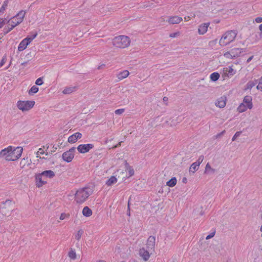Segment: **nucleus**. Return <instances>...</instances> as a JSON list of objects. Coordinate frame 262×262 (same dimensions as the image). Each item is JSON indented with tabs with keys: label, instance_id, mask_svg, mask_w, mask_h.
Wrapping results in <instances>:
<instances>
[{
	"label": "nucleus",
	"instance_id": "obj_1",
	"mask_svg": "<svg viewBox=\"0 0 262 262\" xmlns=\"http://www.w3.org/2000/svg\"><path fill=\"white\" fill-rule=\"evenodd\" d=\"M23 148L21 146L9 145L0 151V158L6 161H16L21 156Z\"/></svg>",
	"mask_w": 262,
	"mask_h": 262
},
{
	"label": "nucleus",
	"instance_id": "obj_2",
	"mask_svg": "<svg viewBox=\"0 0 262 262\" xmlns=\"http://www.w3.org/2000/svg\"><path fill=\"white\" fill-rule=\"evenodd\" d=\"M26 13L25 11L20 10L15 16L12 17L8 21V25L4 29V34H7L15 27L21 24L24 20Z\"/></svg>",
	"mask_w": 262,
	"mask_h": 262
},
{
	"label": "nucleus",
	"instance_id": "obj_3",
	"mask_svg": "<svg viewBox=\"0 0 262 262\" xmlns=\"http://www.w3.org/2000/svg\"><path fill=\"white\" fill-rule=\"evenodd\" d=\"M92 194L91 189L88 187L81 188L77 189L74 194V201L76 204H82Z\"/></svg>",
	"mask_w": 262,
	"mask_h": 262
},
{
	"label": "nucleus",
	"instance_id": "obj_4",
	"mask_svg": "<svg viewBox=\"0 0 262 262\" xmlns=\"http://www.w3.org/2000/svg\"><path fill=\"white\" fill-rule=\"evenodd\" d=\"M237 31L235 30L227 31L225 32L219 40V45L221 47H225L233 42L237 36Z\"/></svg>",
	"mask_w": 262,
	"mask_h": 262
},
{
	"label": "nucleus",
	"instance_id": "obj_5",
	"mask_svg": "<svg viewBox=\"0 0 262 262\" xmlns=\"http://www.w3.org/2000/svg\"><path fill=\"white\" fill-rule=\"evenodd\" d=\"M130 40L127 36L120 35L115 37L113 40L114 46L119 48H125L128 47Z\"/></svg>",
	"mask_w": 262,
	"mask_h": 262
},
{
	"label": "nucleus",
	"instance_id": "obj_6",
	"mask_svg": "<svg viewBox=\"0 0 262 262\" xmlns=\"http://www.w3.org/2000/svg\"><path fill=\"white\" fill-rule=\"evenodd\" d=\"M35 101L33 100H20L16 102V107L18 110L22 112H26L31 110L35 105Z\"/></svg>",
	"mask_w": 262,
	"mask_h": 262
},
{
	"label": "nucleus",
	"instance_id": "obj_7",
	"mask_svg": "<svg viewBox=\"0 0 262 262\" xmlns=\"http://www.w3.org/2000/svg\"><path fill=\"white\" fill-rule=\"evenodd\" d=\"M244 51V49L234 48L225 52L223 56L225 58L228 59H235L240 57Z\"/></svg>",
	"mask_w": 262,
	"mask_h": 262
},
{
	"label": "nucleus",
	"instance_id": "obj_8",
	"mask_svg": "<svg viewBox=\"0 0 262 262\" xmlns=\"http://www.w3.org/2000/svg\"><path fill=\"white\" fill-rule=\"evenodd\" d=\"M236 73V70L233 68V66L226 67L222 69L221 73L222 76L224 80L231 77L234 75Z\"/></svg>",
	"mask_w": 262,
	"mask_h": 262
},
{
	"label": "nucleus",
	"instance_id": "obj_9",
	"mask_svg": "<svg viewBox=\"0 0 262 262\" xmlns=\"http://www.w3.org/2000/svg\"><path fill=\"white\" fill-rule=\"evenodd\" d=\"M37 33H35L31 37H27L23 39L19 43L18 47V50L19 51H23L25 50L28 45H29L31 41L37 36Z\"/></svg>",
	"mask_w": 262,
	"mask_h": 262
},
{
	"label": "nucleus",
	"instance_id": "obj_10",
	"mask_svg": "<svg viewBox=\"0 0 262 262\" xmlns=\"http://www.w3.org/2000/svg\"><path fill=\"white\" fill-rule=\"evenodd\" d=\"M75 149V147H72L64 152L62 155L63 160L67 163L71 162L74 158Z\"/></svg>",
	"mask_w": 262,
	"mask_h": 262
},
{
	"label": "nucleus",
	"instance_id": "obj_11",
	"mask_svg": "<svg viewBox=\"0 0 262 262\" xmlns=\"http://www.w3.org/2000/svg\"><path fill=\"white\" fill-rule=\"evenodd\" d=\"M94 147V145L91 143L80 144L77 147L78 151L80 154H85L88 152L91 149Z\"/></svg>",
	"mask_w": 262,
	"mask_h": 262
},
{
	"label": "nucleus",
	"instance_id": "obj_12",
	"mask_svg": "<svg viewBox=\"0 0 262 262\" xmlns=\"http://www.w3.org/2000/svg\"><path fill=\"white\" fill-rule=\"evenodd\" d=\"M149 251H150L147 250L145 248H142L139 249V255L144 261H147L150 256Z\"/></svg>",
	"mask_w": 262,
	"mask_h": 262
},
{
	"label": "nucleus",
	"instance_id": "obj_13",
	"mask_svg": "<svg viewBox=\"0 0 262 262\" xmlns=\"http://www.w3.org/2000/svg\"><path fill=\"white\" fill-rule=\"evenodd\" d=\"M156 238L154 236H150L146 242V247L148 250L154 251L155 246Z\"/></svg>",
	"mask_w": 262,
	"mask_h": 262
},
{
	"label": "nucleus",
	"instance_id": "obj_14",
	"mask_svg": "<svg viewBox=\"0 0 262 262\" xmlns=\"http://www.w3.org/2000/svg\"><path fill=\"white\" fill-rule=\"evenodd\" d=\"M81 137L82 134L80 133L77 132L69 136L68 139V141L70 143H74L76 142L78 139L81 138Z\"/></svg>",
	"mask_w": 262,
	"mask_h": 262
},
{
	"label": "nucleus",
	"instance_id": "obj_15",
	"mask_svg": "<svg viewBox=\"0 0 262 262\" xmlns=\"http://www.w3.org/2000/svg\"><path fill=\"white\" fill-rule=\"evenodd\" d=\"M209 25V23H204L199 25L198 29V33L200 35H204V34H205L208 30V28Z\"/></svg>",
	"mask_w": 262,
	"mask_h": 262
},
{
	"label": "nucleus",
	"instance_id": "obj_16",
	"mask_svg": "<svg viewBox=\"0 0 262 262\" xmlns=\"http://www.w3.org/2000/svg\"><path fill=\"white\" fill-rule=\"evenodd\" d=\"M42 177H43L42 175H41V173L36 176L35 183L36 187L38 188L41 187L47 183V181L43 180L42 179Z\"/></svg>",
	"mask_w": 262,
	"mask_h": 262
},
{
	"label": "nucleus",
	"instance_id": "obj_17",
	"mask_svg": "<svg viewBox=\"0 0 262 262\" xmlns=\"http://www.w3.org/2000/svg\"><path fill=\"white\" fill-rule=\"evenodd\" d=\"M31 163V160L28 158H23L19 163L20 168L22 169L26 168L27 167L30 165Z\"/></svg>",
	"mask_w": 262,
	"mask_h": 262
},
{
	"label": "nucleus",
	"instance_id": "obj_18",
	"mask_svg": "<svg viewBox=\"0 0 262 262\" xmlns=\"http://www.w3.org/2000/svg\"><path fill=\"white\" fill-rule=\"evenodd\" d=\"M183 20L182 17L178 16H172L169 17L167 20L170 24H178Z\"/></svg>",
	"mask_w": 262,
	"mask_h": 262
},
{
	"label": "nucleus",
	"instance_id": "obj_19",
	"mask_svg": "<svg viewBox=\"0 0 262 262\" xmlns=\"http://www.w3.org/2000/svg\"><path fill=\"white\" fill-rule=\"evenodd\" d=\"M227 98L225 96H223L217 100L215 102V105L220 108H224L226 104Z\"/></svg>",
	"mask_w": 262,
	"mask_h": 262
},
{
	"label": "nucleus",
	"instance_id": "obj_20",
	"mask_svg": "<svg viewBox=\"0 0 262 262\" xmlns=\"http://www.w3.org/2000/svg\"><path fill=\"white\" fill-rule=\"evenodd\" d=\"M68 256L70 260H75L77 258L76 250L74 248H71L68 253Z\"/></svg>",
	"mask_w": 262,
	"mask_h": 262
},
{
	"label": "nucleus",
	"instance_id": "obj_21",
	"mask_svg": "<svg viewBox=\"0 0 262 262\" xmlns=\"http://www.w3.org/2000/svg\"><path fill=\"white\" fill-rule=\"evenodd\" d=\"M125 167L126 169V170L128 173V177H130L134 175L135 174V170L132 166H130L128 163L126 161H124Z\"/></svg>",
	"mask_w": 262,
	"mask_h": 262
},
{
	"label": "nucleus",
	"instance_id": "obj_22",
	"mask_svg": "<svg viewBox=\"0 0 262 262\" xmlns=\"http://www.w3.org/2000/svg\"><path fill=\"white\" fill-rule=\"evenodd\" d=\"M247 105V107H249V109H251L253 106L252 103V98L250 96H246L244 97L243 102Z\"/></svg>",
	"mask_w": 262,
	"mask_h": 262
},
{
	"label": "nucleus",
	"instance_id": "obj_23",
	"mask_svg": "<svg viewBox=\"0 0 262 262\" xmlns=\"http://www.w3.org/2000/svg\"><path fill=\"white\" fill-rule=\"evenodd\" d=\"M41 175H42L43 177L52 179L55 177V174L53 171L49 170L42 171L41 172Z\"/></svg>",
	"mask_w": 262,
	"mask_h": 262
},
{
	"label": "nucleus",
	"instance_id": "obj_24",
	"mask_svg": "<svg viewBox=\"0 0 262 262\" xmlns=\"http://www.w3.org/2000/svg\"><path fill=\"white\" fill-rule=\"evenodd\" d=\"M82 213L84 216L88 217L92 215L93 211L89 207L85 206L82 210Z\"/></svg>",
	"mask_w": 262,
	"mask_h": 262
},
{
	"label": "nucleus",
	"instance_id": "obj_25",
	"mask_svg": "<svg viewBox=\"0 0 262 262\" xmlns=\"http://www.w3.org/2000/svg\"><path fill=\"white\" fill-rule=\"evenodd\" d=\"M129 72L127 70H124L117 74V78L119 80H121L126 78L129 75Z\"/></svg>",
	"mask_w": 262,
	"mask_h": 262
},
{
	"label": "nucleus",
	"instance_id": "obj_26",
	"mask_svg": "<svg viewBox=\"0 0 262 262\" xmlns=\"http://www.w3.org/2000/svg\"><path fill=\"white\" fill-rule=\"evenodd\" d=\"M117 179L116 177L111 176L105 182V184L107 186H111L117 182Z\"/></svg>",
	"mask_w": 262,
	"mask_h": 262
},
{
	"label": "nucleus",
	"instance_id": "obj_27",
	"mask_svg": "<svg viewBox=\"0 0 262 262\" xmlns=\"http://www.w3.org/2000/svg\"><path fill=\"white\" fill-rule=\"evenodd\" d=\"M45 155L46 156H48V153L47 152H45L43 148H40L38 149V151L36 152V157L39 158L40 159H45V157H41V156Z\"/></svg>",
	"mask_w": 262,
	"mask_h": 262
},
{
	"label": "nucleus",
	"instance_id": "obj_28",
	"mask_svg": "<svg viewBox=\"0 0 262 262\" xmlns=\"http://www.w3.org/2000/svg\"><path fill=\"white\" fill-rule=\"evenodd\" d=\"M199 166V163H193L189 168V172L194 173L198 169Z\"/></svg>",
	"mask_w": 262,
	"mask_h": 262
},
{
	"label": "nucleus",
	"instance_id": "obj_29",
	"mask_svg": "<svg viewBox=\"0 0 262 262\" xmlns=\"http://www.w3.org/2000/svg\"><path fill=\"white\" fill-rule=\"evenodd\" d=\"M177 183V180L176 177L172 178L166 182V185L170 187H174Z\"/></svg>",
	"mask_w": 262,
	"mask_h": 262
},
{
	"label": "nucleus",
	"instance_id": "obj_30",
	"mask_svg": "<svg viewBox=\"0 0 262 262\" xmlns=\"http://www.w3.org/2000/svg\"><path fill=\"white\" fill-rule=\"evenodd\" d=\"M249 107H247V105L244 103H242L237 108L238 112L243 113L246 111Z\"/></svg>",
	"mask_w": 262,
	"mask_h": 262
},
{
	"label": "nucleus",
	"instance_id": "obj_31",
	"mask_svg": "<svg viewBox=\"0 0 262 262\" xmlns=\"http://www.w3.org/2000/svg\"><path fill=\"white\" fill-rule=\"evenodd\" d=\"M8 4H9V0H5L1 8H0V11L2 12L3 14L6 11L7 7L8 6Z\"/></svg>",
	"mask_w": 262,
	"mask_h": 262
},
{
	"label": "nucleus",
	"instance_id": "obj_32",
	"mask_svg": "<svg viewBox=\"0 0 262 262\" xmlns=\"http://www.w3.org/2000/svg\"><path fill=\"white\" fill-rule=\"evenodd\" d=\"M8 4H9V0H5L1 8H0V11L2 12L3 14L6 11L7 7L8 6Z\"/></svg>",
	"mask_w": 262,
	"mask_h": 262
},
{
	"label": "nucleus",
	"instance_id": "obj_33",
	"mask_svg": "<svg viewBox=\"0 0 262 262\" xmlns=\"http://www.w3.org/2000/svg\"><path fill=\"white\" fill-rule=\"evenodd\" d=\"M219 77L220 74L217 72H214L212 73L210 76L211 80L213 81H216L217 80Z\"/></svg>",
	"mask_w": 262,
	"mask_h": 262
},
{
	"label": "nucleus",
	"instance_id": "obj_34",
	"mask_svg": "<svg viewBox=\"0 0 262 262\" xmlns=\"http://www.w3.org/2000/svg\"><path fill=\"white\" fill-rule=\"evenodd\" d=\"M39 89L35 85L32 86L29 90L28 93L29 95H33L38 92Z\"/></svg>",
	"mask_w": 262,
	"mask_h": 262
},
{
	"label": "nucleus",
	"instance_id": "obj_35",
	"mask_svg": "<svg viewBox=\"0 0 262 262\" xmlns=\"http://www.w3.org/2000/svg\"><path fill=\"white\" fill-rule=\"evenodd\" d=\"M75 90V88L74 87H69L65 88L62 93L64 94H70L73 92Z\"/></svg>",
	"mask_w": 262,
	"mask_h": 262
},
{
	"label": "nucleus",
	"instance_id": "obj_36",
	"mask_svg": "<svg viewBox=\"0 0 262 262\" xmlns=\"http://www.w3.org/2000/svg\"><path fill=\"white\" fill-rule=\"evenodd\" d=\"M82 233H83V231L82 230H79L78 231H77L75 235V238L77 240L79 241L80 239V238L82 235Z\"/></svg>",
	"mask_w": 262,
	"mask_h": 262
},
{
	"label": "nucleus",
	"instance_id": "obj_37",
	"mask_svg": "<svg viewBox=\"0 0 262 262\" xmlns=\"http://www.w3.org/2000/svg\"><path fill=\"white\" fill-rule=\"evenodd\" d=\"M70 217V214L66 213H62L60 214L59 216V219L61 221L64 220L65 219H68Z\"/></svg>",
	"mask_w": 262,
	"mask_h": 262
},
{
	"label": "nucleus",
	"instance_id": "obj_38",
	"mask_svg": "<svg viewBox=\"0 0 262 262\" xmlns=\"http://www.w3.org/2000/svg\"><path fill=\"white\" fill-rule=\"evenodd\" d=\"M210 171H211L212 172L214 171V169H212L209 163H207L205 166V172L207 173L209 172Z\"/></svg>",
	"mask_w": 262,
	"mask_h": 262
},
{
	"label": "nucleus",
	"instance_id": "obj_39",
	"mask_svg": "<svg viewBox=\"0 0 262 262\" xmlns=\"http://www.w3.org/2000/svg\"><path fill=\"white\" fill-rule=\"evenodd\" d=\"M195 15L194 14H190V15L186 16L184 17V20L185 21H188L191 20L192 18H194Z\"/></svg>",
	"mask_w": 262,
	"mask_h": 262
},
{
	"label": "nucleus",
	"instance_id": "obj_40",
	"mask_svg": "<svg viewBox=\"0 0 262 262\" xmlns=\"http://www.w3.org/2000/svg\"><path fill=\"white\" fill-rule=\"evenodd\" d=\"M35 84L37 85H41L43 84V79L42 77L38 78L35 81Z\"/></svg>",
	"mask_w": 262,
	"mask_h": 262
},
{
	"label": "nucleus",
	"instance_id": "obj_41",
	"mask_svg": "<svg viewBox=\"0 0 262 262\" xmlns=\"http://www.w3.org/2000/svg\"><path fill=\"white\" fill-rule=\"evenodd\" d=\"M6 18H0V29L2 28L6 24Z\"/></svg>",
	"mask_w": 262,
	"mask_h": 262
},
{
	"label": "nucleus",
	"instance_id": "obj_42",
	"mask_svg": "<svg viewBox=\"0 0 262 262\" xmlns=\"http://www.w3.org/2000/svg\"><path fill=\"white\" fill-rule=\"evenodd\" d=\"M124 111H125L124 108L117 109V110H115V113L116 115H121L124 113Z\"/></svg>",
	"mask_w": 262,
	"mask_h": 262
},
{
	"label": "nucleus",
	"instance_id": "obj_43",
	"mask_svg": "<svg viewBox=\"0 0 262 262\" xmlns=\"http://www.w3.org/2000/svg\"><path fill=\"white\" fill-rule=\"evenodd\" d=\"M255 85V83L253 81H249L247 83V89H251Z\"/></svg>",
	"mask_w": 262,
	"mask_h": 262
},
{
	"label": "nucleus",
	"instance_id": "obj_44",
	"mask_svg": "<svg viewBox=\"0 0 262 262\" xmlns=\"http://www.w3.org/2000/svg\"><path fill=\"white\" fill-rule=\"evenodd\" d=\"M6 62V58L5 56L3 57L2 59L0 61V68L2 67Z\"/></svg>",
	"mask_w": 262,
	"mask_h": 262
},
{
	"label": "nucleus",
	"instance_id": "obj_45",
	"mask_svg": "<svg viewBox=\"0 0 262 262\" xmlns=\"http://www.w3.org/2000/svg\"><path fill=\"white\" fill-rule=\"evenodd\" d=\"M215 231H213V232H212L211 233H210L208 235H207L206 237V239H209L212 237H213L214 235H215Z\"/></svg>",
	"mask_w": 262,
	"mask_h": 262
},
{
	"label": "nucleus",
	"instance_id": "obj_46",
	"mask_svg": "<svg viewBox=\"0 0 262 262\" xmlns=\"http://www.w3.org/2000/svg\"><path fill=\"white\" fill-rule=\"evenodd\" d=\"M179 34H180L179 32L171 33L169 34V37L170 38H174V37L178 36V35H179Z\"/></svg>",
	"mask_w": 262,
	"mask_h": 262
},
{
	"label": "nucleus",
	"instance_id": "obj_47",
	"mask_svg": "<svg viewBox=\"0 0 262 262\" xmlns=\"http://www.w3.org/2000/svg\"><path fill=\"white\" fill-rule=\"evenodd\" d=\"M241 132H237L235 134V135L233 136V138H232V141H234L237 137L239 136V135H241Z\"/></svg>",
	"mask_w": 262,
	"mask_h": 262
},
{
	"label": "nucleus",
	"instance_id": "obj_48",
	"mask_svg": "<svg viewBox=\"0 0 262 262\" xmlns=\"http://www.w3.org/2000/svg\"><path fill=\"white\" fill-rule=\"evenodd\" d=\"M254 21L256 23H262V17H256Z\"/></svg>",
	"mask_w": 262,
	"mask_h": 262
},
{
	"label": "nucleus",
	"instance_id": "obj_49",
	"mask_svg": "<svg viewBox=\"0 0 262 262\" xmlns=\"http://www.w3.org/2000/svg\"><path fill=\"white\" fill-rule=\"evenodd\" d=\"M203 159H204V157L203 156H200L198 160H197V161L196 162V163H199V165H200V164H201V163L203 162Z\"/></svg>",
	"mask_w": 262,
	"mask_h": 262
},
{
	"label": "nucleus",
	"instance_id": "obj_50",
	"mask_svg": "<svg viewBox=\"0 0 262 262\" xmlns=\"http://www.w3.org/2000/svg\"><path fill=\"white\" fill-rule=\"evenodd\" d=\"M257 89L262 92V84H261L260 82H259L258 84L257 85Z\"/></svg>",
	"mask_w": 262,
	"mask_h": 262
},
{
	"label": "nucleus",
	"instance_id": "obj_51",
	"mask_svg": "<svg viewBox=\"0 0 262 262\" xmlns=\"http://www.w3.org/2000/svg\"><path fill=\"white\" fill-rule=\"evenodd\" d=\"M259 29L260 31V33H259V36L260 37H262V24L260 25L259 26Z\"/></svg>",
	"mask_w": 262,
	"mask_h": 262
},
{
	"label": "nucleus",
	"instance_id": "obj_52",
	"mask_svg": "<svg viewBox=\"0 0 262 262\" xmlns=\"http://www.w3.org/2000/svg\"><path fill=\"white\" fill-rule=\"evenodd\" d=\"M119 161V159H114L113 163L115 164H118Z\"/></svg>",
	"mask_w": 262,
	"mask_h": 262
},
{
	"label": "nucleus",
	"instance_id": "obj_53",
	"mask_svg": "<svg viewBox=\"0 0 262 262\" xmlns=\"http://www.w3.org/2000/svg\"><path fill=\"white\" fill-rule=\"evenodd\" d=\"M253 58V56H251L250 57H249L247 60V62L249 63Z\"/></svg>",
	"mask_w": 262,
	"mask_h": 262
},
{
	"label": "nucleus",
	"instance_id": "obj_54",
	"mask_svg": "<svg viewBox=\"0 0 262 262\" xmlns=\"http://www.w3.org/2000/svg\"><path fill=\"white\" fill-rule=\"evenodd\" d=\"M168 97H164L163 98V100L165 102H166L168 101Z\"/></svg>",
	"mask_w": 262,
	"mask_h": 262
},
{
	"label": "nucleus",
	"instance_id": "obj_55",
	"mask_svg": "<svg viewBox=\"0 0 262 262\" xmlns=\"http://www.w3.org/2000/svg\"><path fill=\"white\" fill-rule=\"evenodd\" d=\"M183 182L186 183L187 182V179L186 178H184L183 179Z\"/></svg>",
	"mask_w": 262,
	"mask_h": 262
},
{
	"label": "nucleus",
	"instance_id": "obj_56",
	"mask_svg": "<svg viewBox=\"0 0 262 262\" xmlns=\"http://www.w3.org/2000/svg\"><path fill=\"white\" fill-rule=\"evenodd\" d=\"M96 262H106V261L104 260H99L97 261Z\"/></svg>",
	"mask_w": 262,
	"mask_h": 262
},
{
	"label": "nucleus",
	"instance_id": "obj_57",
	"mask_svg": "<svg viewBox=\"0 0 262 262\" xmlns=\"http://www.w3.org/2000/svg\"><path fill=\"white\" fill-rule=\"evenodd\" d=\"M259 82L261 83V84H262V77H261L260 80H259Z\"/></svg>",
	"mask_w": 262,
	"mask_h": 262
},
{
	"label": "nucleus",
	"instance_id": "obj_58",
	"mask_svg": "<svg viewBox=\"0 0 262 262\" xmlns=\"http://www.w3.org/2000/svg\"><path fill=\"white\" fill-rule=\"evenodd\" d=\"M11 203V201H6V203Z\"/></svg>",
	"mask_w": 262,
	"mask_h": 262
},
{
	"label": "nucleus",
	"instance_id": "obj_59",
	"mask_svg": "<svg viewBox=\"0 0 262 262\" xmlns=\"http://www.w3.org/2000/svg\"><path fill=\"white\" fill-rule=\"evenodd\" d=\"M260 231L262 232V225H261V228H260Z\"/></svg>",
	"mask_w": 262,
	"mask_h": 262
},
{
	"label": "nucleus",
	"instance_id": "obj_60",
	"mask_svg": "<svg viewBox=\"0 0 262 262\" xmlns=\"http://www.w3.org/2000/svg\"><path fill=\"white\" fill-rule=\"evenodd\" d=\"M3 14L2 12L0 11V15Z\"/></svg>",
	"mask_w": 262,
	"mask_h": 262
}]
</instances>
